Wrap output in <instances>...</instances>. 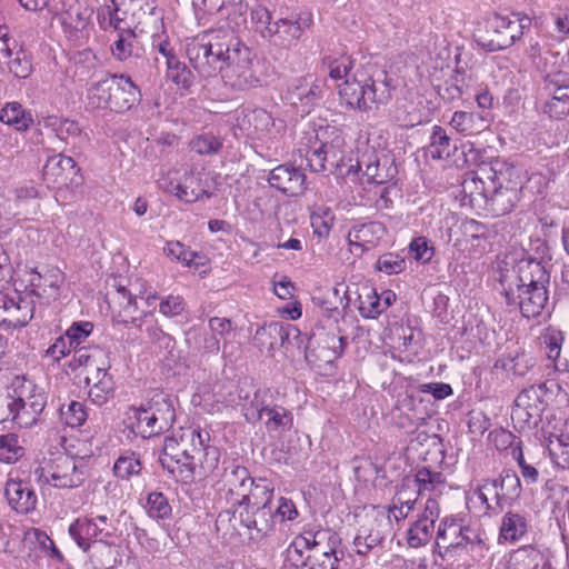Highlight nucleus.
I'll list each match as a JSON object with an SVG mask.
<instances>
[{
  "instance_id": "obj_1",
  "label": "nucleus",
  "mask_w": 569,
  "mask_h": 569,
  "mask_svg": "<svg viewBox=\"0 0 569 569\" xmlns=\"http://www.w3.org/2000/svg\"><path fill=\"white\" fill-rule=\"evenodd\" d=\"M186 56L199 77L220 74L226 87L247 91L261 83L251 50L231 31H211L188 39Z\"/></svg>"
},
{
  "instance_id": "obj_2",
  "label": "nucleus",
  "mask_w": 569,
  "mask_h": 569,
  "mask_svg": "<svg viewBox=\"0 0 569 569\" xmlns=\"http://www.w3.org/2000/svg\"><path fill=\"white\" fill-rule=\"evenodd\" d=\"M209 433L198 427H183L164 438L159 461L177 481L192 483L211 475L220 461V451L209 446Z\"/></svg>"
},
{
  "instance_id": "obj_3",
  "label": "nucleus",
  "mask_w": 569,
  "mask_h": 569,
  "mask_svg": "<svg viewBox=\"0 0 569 569\" xmlns=\"http://www.w3.org/2000/svg\"><path fill=\"white\" fill-rule=\"evenodd\" d=\"M549 283V272L540 261L530 258L519 260L500 277L507 305L519 309L526 318H536L546 309Z\"/></svg>"
},
{
  "instance_id": "obj_4",
  "label": "nucleus",
  "mask_w": 569,
  "mask_h": 569,
  "mask_svg": "<svg viewBox=\"0 0 569 569\" xmlns=\"http://www.w3.org/2000/svg\"><path fill=\"white\" fill-rule=\"evenodd\" d=\"M395 86L385 71L377 76L355 73L338 86L340 104L350 110L367 112L386 104L392 97Z\"/></svg>"
},
{
  "instance_id": "obj_5",
  "label": "nucleus",
  "mask_w": 569,
  "mask_h": 569,
  "mask_svg": "<svg viewBox=\"0 0 569 569\" xmlns=\"http://www.w3.org/2000/svg\"><path fill=\"white\" fill-rule=\"evenodd\" d=\"M99 26L120 24L140 32L160 30L162 14L156 0H111L98 11Z\"/></svg>"
},
{
  "instance_id": "obj_6",
  "label": "nucleus",
  "mask_w": 569,
  "mask_h": 569,
  "mask_svg": "<svg viewBox=\"0 0 569 569\" xmlns=\"http://www.w3.org/2000/svg\"><path fill=\"white\" fill-rule=\"evenodd\" d=\"M273 486L266 479H253L246 467L231 465L224 468L218 483L219 500L231 508L247 507L256 500L263 499Z\"/></svg>"
},
{
  "instance_id": "obj_7",
  "label": "nucleus",
  "mask_w": 569,
  "mask_h": 569,
  "mask_svg": "<svg viewBox=\"0 0 569 569\" xmlns=\"http://www.w3.org/2000/svg\"><path fill=\"white\" fill-rule=\"evenodd\" d=\"M436 545L443 556L456 552H469L472 558H483L487 550L479 529L466 525L462 519L445 517L437 530Z\"/></svg>"
},
{
  "instance_id": "obj_8",
  "label": "nucleus",
  "mask_w": 569,
  "mask_h": 569,
  "mask_svg": "<svg viewBox=\"0 0 569 569\" xmlns=\"http://www.w3.org/2000/svg\"><path fill=\"white\" fill-rule=\"evenodd\" d=\"M531 22V18L522 12L493 13L486 19L485 33L478 34L477 41L490 52L507 49L521 39Z\"/></svg>"
},
{
  "instance_id": "obj_9",
  "label": "nucleus",
  "mask_w": 569,
  "mask_h": 569,
  "mask_svg": "<svg viewBox=\"0 0 569 569\" xmlns=\"http://www.w3.org/2000/svg\"><path fill=\"white\" fill-rule=\"evenodd\" d=\"M137 432L142 438H150L168 431L174 420L173 401L164 392H154L139 408H133Z\"/></svg>"
},
{
  "instance_id": "obj_10",
  "label": "nucleus",
  "mask_w": 569,
  "mask_h": 569,
  "mask_svg": "<svg viewBox=\"0 0 569 569\" xmlns=\"http://www.w3.org/2000/svg\"><path fill=\"white\" fill-rule=\"evenodd\" d=\"M40 485L71 489L83 483L88 477V467L83 459L59 455L54 459H44L33 471Z\"/></svg>"
},
{
  "instance_id": "obj_11",
  "label": "nucleus",
  "mask_w": 569,
  "mask_h": 569,
  "mask_svg": "<svg viewBox=\"0 0 569 569\" xmlns=\"http://www.w3.org/2000/svg\"><path fill=\"white\" fill-rule=\"evenodd\" d=\"M118 523L119 521L112 511L99 513L91 510L71 522L68 531L77 546L87 552L92 543L106 542L117 537Z\"/></svg>"
},
{
  "instance_id": "obj_12",
  "label": "nucleus",
  "mask_w": 569,
  "mask_h": 569,
  "mask_svg": "<svg viewBox=\"0 0 569 569\" xmlns=\"http://www.w3.org/2000/svg\"><path fill=\"white\" fill-rule=\"evenodd\" d=\"M13 393L7 405L13 408V423L21 428L32 427L39 421L47 405L46 392L31 380L24 379L14 387Z\"/></svg>"
},
{
  "instance_id": "obj_13",
  "label": "nucleus",
  "mask_w": 569,
  "mask_h": 569,
  "mask_svg": "<svg viewBox=\"0 0 569 569\" xmlns=\"http://www.w3.org/2000/svg\"><path fill=\"white\" fill-rule=\"evenodd\" d=\"M268 389H259L254 392L252 400L244 408L247 421L261 420L269 432L282 435L289 431L293 423L290 411L284 407L271 405Z\"/></svg>"
},
{
  "instance_id": "obj_14",
  "label": "nucleus",
  "mask_w": 569,
  "mask_h": 569,
  "mask_svg": "<svg viewBox=\"0 0 569 569\" xmlns=\"http://www.w3.org/2000/svg\"><path fill=\"white\" fill-rule=\"evenodd\" d=\"M541 111L550 119L569 114V74L562 70H546Z\"/></svg>"
},
{
  "instance_id": "obj_15",
  "label": "nucleus",
  "mask_w": 569,
  "mask_h": 569,
  "mask_svg": "<svg viewBox=\"0 0 569 569\" xmlns=\"http://www.w3.org/2000/svg\"><path fill=\"white\" fill-rule=\"evenodd\" d=\"M273 488L258 499L249 503L239 513V523L247 529L251 539L259 540L274 530L273 519Z\"/></svg>"
},
{
  "instance_id": "obj_16",
  "label": "nucleus",
  "mask_w": 569,
  "mask_h": 569,
  "mask_svg": "<svg viewBox=\"0 0 569 569\" xmlns=\"http://www.w3.org/2000/svg\"><path fill=\"white\" fill-rule=\"evenodd\" d=\"M546 396L547 388L545 385L530 386L523 389L516 398L511 411L512 421L520 425L521 428L538 426L547 408Z\"/></svg>"
},
{
  "instance_id": "obj_17",
  "label": "nucleus",
  "mask_w": 569,
  "mask_h": 569,
  "mask_svg": "<svg viewBox=\"0 0 569 569\" xmlns=\"http://www.w3.org/2000/svg\"><path fill=\"white\" fill-rule=\"evenodd\" d=\"M340 538L330 531L315 535V555L309 569H340L343 552L340 550Z\"/></svg>"
},
{
  "instance_id": "obj_18",
  "label": "nucleus",
  "mask_w": 569,
  "mask_h": 569,
  "mask_svg": "<svg viewBox=\"0 0 569 569\" xmlns=\"http://www.w3.org/2000/svg\"><path fill=\"white\" fill-rule=\"evenodd\" d=\"M440 508L438 500L428 498L419 518L408 529L407 542L411 548H419L427 545L433 535L435 522L439 518Z\"/></svg>"
},
{
  "instance_id": "obj_19",
  "label": "nucleus",
  "mask_w": 569,
  "mask_h": 569,
  "mask_svg": "<svg viewBox=\"0 0 569 569\" xmlns=\"http://www.w3.org/2000/svg\"><path fill=\"white\" fill-rule=\"evenodd\" d=\"M385 233L383 224L378 221L352 226L347 237L350 252L356 257L362 256L365 251L376 247Z\"/></svg>"
},
{
  "instance_id": "obj_20",
  "label": "nucleus",
  "mask_w": 569,
  "mask_h": 569,
  "mask_svg": "<svg viewBox=\"0 0 569 569\" xmlns=\"http://www.w3.org/2000/svg\"><path fill=\"white\" fill-rule=\"evenodd\" d=\"M38 126L50 130L59 140L71 143L73 147H80L87 136L82 132L79 123L69 118L57 114H41L38 119Z\"/></svg>"
},
{
  "instance_id": "obj_21",
  "label": "nucleus",
  "mask_w": 569,
  "mask_h": 569,
  "mask_svg": "<svg viewBox=\"0 0 569 569\" xmlns=\"http://www.w3.org/2000/svg\"><path fill=\"white\" fill-rule=\"evenodd\" d=\"M311 21L310 16L302 18L293 13L288 18H279L273 22L269 41L281 47H291L297 43Z\"/></svg>"
},
{
  "instance_id": "obj_22",
  "label": "nucleus",
  "mask_w": 569,
  "mask_h": 569,
  "mask_svg": "<svg viewBox=\"0 0 569 569\" xmlns=\"http://www.w3.org/2000/svg\"><path fill=\"white\" fill-rule=\"evenodd\" d=\"M79 172L80 168L73 158L62 153L50 157L43 166L44 179L58 186L73 183Z\"/></svg>"
},
{
  "instance_id": "obj_23",
  "label": "nucleus",
  "mask_w": 569,
  "mask_h": 569,
  "mask_svg": "<svg viewBox=\"0 0 569 569\" xmlns=\"http://www.w3.org/2000/svg\"><path fill=\"white\" fill-rule=\"evenodd\" d=\"M306 176L295 167L280 164L272 169L268 182L287 196H298L305 190Z\"/></svg>"
},
{
  "instance_id": "obj_24",
  "label": "nucleus",
  "mask_w": 569,
  "mask_h": 569,
  "mask_svg": "<svg viewBox=\"0 0 569 569\" xmlns=\"http://www.w3.org/2000/svg\"><path fill=\"white\" fill-rule=\"evenodd\" d=\"M112 111L124 112L139 103L140 89L127 74H113Z\"/></svg>"
},
{
  "instance_id": "obj_25",
  "label": "nucleus",
  "mask_w": 569,
  "mask_h": 569,
  "mask_svg": "<svg viewBox=\"0 0 569 569\" xmlns=\"http://www.w3.org/2000/svg\"><path fill=\"white\" fill-rule=\"evenodd\" d=\"M103 30L113 29L118 31V38L111 44V52L118 61H127L129 58L140 56V46L136 34V28L120 24L100 26Z\"/></svg>"
},
{
  "instance_id": "obj_26",
  "label": "nucleus",
  "mask_w": 569,
  "mask_h": 569,
  "mask_svg": "<svg viewBox=\"0 0 569 569\" xmlns=\"http://www.w3.org/2000/svg\"><path fill=\"white\" fill-rule=\"evenodd\" d=\"M9 506L19 513H28L36 508L37 496L32 488L20 479H9L6 483Z\"/></svg>"
},
{
  "instance_id": "obj_27",
  "label": "nucleus",
  "mask_w": 569,
  "mask_h": 569,
  "mask_svg": "<svg viewBox=\"0 0 569 569\" xmlns=\"http://www.w3.org/2000/svg\"><path fill=\"white\" fill-rule=\"evenodd\" d=\"M84 382L89 387L88 396L96 405L106 403L113 393L114 383L104 367L96 366L93 370H89Z\"/></svg>"
},
{
  "instance_id": "obj_28",
  "label": "nucleus",
  "mask_w": 569,
  "mask_h": 569,
  "mask_svg": "<svg viewBox=\"0 0 569 569\" xmlns=\"http://www.w3.org/2000/svg\"><path fill=\"white\" fill-rule=\"evenodd\" d=\"M60 22L67 37L76 42L84 40L89 32V17L80 7H69L60 14Z\"/></svg>"
},
{
  "instance_id": "obj_29",
  "label": "nucleus",
  "mask_w": 569,
  "mask_h": 569,
  "mask_svg": "<svg viewBox=\"0 0 569 569\" xmlns=\"http://www.w3.org/2000/svg\"><path fill=\"white\" fill-rule=\"evenodd\" d=\"M381 521L382 519L375 518L368 527L362 526L359 529L353 539V548L358 555L365 556L382 543L385 533L381 530Z\"/></svg>"
},
{
  "instance_id": "obj_30",
  "label": "nucleus",
  "mask_w": 569,
  "mask_h": 569,
  "mask_svg": "<svg viewBox=\"0 0 569 569\" xmlns=\"http://www.w3.org/2000/svg\"><path fill=\"white\" fill-rule=\"evenodd\" d=\"M346 346L347 341L345 337L335 332H326L320 335L318 346L313 351H316V357L319 360L326 363H332L342 356Z\"/></svg>"
},
{
  "instance_id": "obj_31",
  "label": "nucleus",
  "mask_w": 569,
  "mask_h": 569,
  "mask_svg": "<svg viewBox=\"0 0 569 569\" xmlns=\"http://www.w3.org/2000/svg\"><path fill=\"white\" fill-rule=\"evenodd\" d=\"M412 482L417 488L419 497L429 492L431 495L430 498L435 499L437 496L442 493V490L446 487L445 476L441 472L432 471L427 467L420 468L417 471Z\"/></svg>"
},
{
  "instance_id": "obj_32",
  "label": "nucleus",
  "mask_w": 569,
  "mask_h": 569,
  "mask_svg": "<svg viewBox=\"0 0 569 569\" xmlns=\"http://www.w3.org/2000/svg\"><path fill=\"white\" fill-rule=\"evenodd\" d=\"M209 335L202 340V349L209 353H218L220 341L234 329L230 319L212 317L208 321Z\"/></svg>"
},
{
  "instance_id": "obj_33",
  "label": "nucleus",
  "mask_w": 569,
  "mask_h": 569,
  "mask_svg": "<svg viewBox=\"0 0 569 569\" xmlns=\"http://www.w3.org/2000/svg\"><path fill=\"white\" fill-rule=\"evenodd\" d=\"M449 123L465 136L477 134L488 128L487 119L479 112L456 111Z\"/></svg>"
},
{
  "instance_id": "obj_34",
  "label": "nucleus",
  "mask_w": 569,
  "mask_h": 569,
  "mask_svg": "<svg viewBox=\"0 0 569 569\" xmlns=\"http://www.w3.org/2000/svg\"><path fill=\"white\" fill-rule=\"evenodd\" d=\"M113 74L92 82L87 91L88 103L93 109H109L112 111Z\"/></svg>"
},
{
  "instance_id": "obj_35",
  "label": "nucleus",
  "mask_w": 569,
  "mask_h": 569,
  "mask_svg": "<svg viewBox=\"0 0 569 569\" xmlns=\"http://www.w3.org/2000/svg\"><path fill=\"white\" fill-rule=\"evenodd\" d=\"M456 149L457 147L451 143V138L448 136L446 129L437 124L433 126L429 143L426 148L427 154L432 159H447Z\"/></svg>"
},
{
  "instance_id": "obj_36",
  "label": "nucleus",
  "mask_w": 569,
  "mask_h": 569,
  "mask_svg": "<svg viewBox=\"0 0 569 569\" xmlns=\"http://www.w3.org/2000/svg\"><path fill=\"white\" fill-rule=\"evenodd\" d=\"M164 253L187 267L200 268L207 263L204 254L192 251L180 241H168L163 248Z\"/></svg>"
},
{
  "instance_id": "obj_37",
  "label": "nucleus",
  "mask_w": 569,
  "mask_h": 569,
  "mask_svg": "<svg viewBox=\"0 0 569 569\" xmlns=\"http://www.w3.org/2000/svg\"><path fill=\"white\" fill-rule=\"evenodd\" d=\"M2 123L13 127L18 131L28 130L33 123L32 114L24 110L19 102H8L0 112Z\"/></svg>"
},
{
  "instance_id": "obj_38",
  "label": "nucleus",
  "mask_w": 569,
  "mask_h": 569,
  "mask_svg": "<svg viewBox=\"0 0 569 569\" xmlns=\"http://www.w3.org/2000/svg\"><path fill=\"white\" fill-rule=\"evenodd\" d=\"M299 153L307 161V166L313 172L330 171L326 149L322 147V141L318 140L316 136L313 141L309 139V143L305 148H299Z\"/></svg>"
},
{
  "instance_id": "obj_39",
  "label": "nucleus",
  "mask_w": 569,
  "mask_h": 569,
  "mask_svg": "<svg viewBox=\"0 0 569 569\" xmlns=\"http://www.w3.org/2000/svg\"><path fill=\"white\" fill-rule=\"evenodd\" d=\"M322 98V87L315 81L296 88L291 96L292 104L300 106L303 113H309L310 108Z\"/></svg>"
},
{
  "instance_id": "obj_40",
  "label": "nucleus",
  "mask_w": 569,
  "mask_h": 569,
  "mask_svg": "<svg viewBox=\"0 0 569 569\" xmlns=\"http://www.w3.org/2000/svg\"><path fill=\"white\" fill-rule=\"evenodd\" d=\"M526 518L517 512H507L502 518L500 538L506 541H517L527 532Z\"/></svg>"
},
{
  "instance_id": "obj_41",
  "label": "nucleus",
  "mask_w": 569,
  "mask_h": 569,
  "mask_svg": "<svg viewBox=\"0 0 569 569\" xmlns=\"http://www.w3.org/2000/svg\"><path fill=\"white\" fill-rule=\"evenodd\" d=\"M126 287L119 286L117 288V301L121 307L118 313V322L123 325L136 323V312L138 310L137 299Z\"/></svg>"
},
{
  "instance_id": "obj_42",
  "label": "nucleus",
  "mask_w": 569,
  "mask_h": 569,
  "mask_svg": "<svg viewBox=\"0 0 569 569\" xmlns=\"http://www.w3.org/2000/svg\"><path fill=\"white\" fill-rule=\"evenodd\" d=\"M144 509L147 515L154 520L169 519L172 513L168 498L160 491L148 493Z\"/></svg>"
},
{
  "instance_id": "obj_43",
  "label": "nucleus",
  "mask_w": 569,
  "mask_h": 569,
  "mask_svg": "<svg viewBox=\"0 0 569 569\" xmlns=\"http://www.w3.org/2000/svg\"><path fill=\"white\" fill-rule=\"evenodd\" d=\"M142 465L139 456L132 451L121 453L113 465L114 475L123 480H129L141 472Z\"/></svg>"
},
{
  "instance_id": "obj_44",
  "label": "nucleus",
  "mask_w": 569,
  "mask_h": 569,
  "mask_svg": "<svg viewBox=\"0 0 569 569\" xmlns=\"http://www.w3.org/2000/svg\"><path fill=\"white\" fill-rule=\"evenodd\" d=\"M518 201V189L499 186L490 196L492 210L497 214L508 213Z\"/></svg>"
},
{
  "instance_id": "obj_45",
  "label": "nucleus",
  "mask_w": 569,
  "mask_h": 569,
  "mask_svg": "<svg viewBox=\"0 0 569 569\" xmlns=\"http://www.w3.org/2000/svg\"><path fill=\"white\" fill-rule=\"evenodd\" d=\"M541 560L542 556L537 549L525 547L511 556L508 569H542Z\"/></svg>"
},
{
  "instance_id": "obj_46",
  "label": "nucleus",
  "mask_w": 569,
  "mask_h": 569,
  "mask_svg": "<svg viewBox=\"0 0 569 569\" xmlns=\"http://www.w3.org/2000/svg\"><path fill=\"white\" fill-rule=\"evenodd\" d=\"M332 133H335V136L330 141L322 142V147L326 149L330 172L345 166V139L336 130H333Z\"/></svg>"
},
{
  "instance_id": "obj_47",
  "label": "nucleus",
  "mask_w": 569,
  "mask_h": 569,
  "mask_svg": "<svg viewBox=\"0 0 569 569\" xmlns=\"http://www.w3.org/2000/svg\"><path fill=\"white\" fill-rule=\"evenodd\" d=\"M548 449L552 461L561 469L569 468V436H551Z\"/></svg>"
},
{
  "instance_id": "obj_48",
  "label": "nucleus",
  "mask_w": 569,
  "mask_h": 569,
  "mask_svg": "<svg viewBox=\"0 0 569 569\" xmlns=\"http://www.w3.org/2000/svg\"><path fill=\"white\" fill-rule=\"evenodd\" d=\"M24 455V449L14 433L0 436V461L14 463Z\"/></svg>"
},
{
  "instance_id": "obj_49",
  "label": "nucleus",
  "mask_w": 569,
  "mask_h": 569,
  "mask_svg": "<svg viewBox=\"0 0 569 569\" xmlns=\"http://www.w3.org/2000/svg\"><path fill=\"white\" fill-rule=\"evenodd\" d=\"M167 77L178 87L189 89L193 83V74L178 57L169 59L166 63Z\"/></svg>"
},
{
  "instance_id": "obj_50",
  "label": "nucleus",
  "mask_w": 569,
  "mask_h": 569,
  "mask_svg": "<svg viewBox=\"0 0 569 569\" xmlns=\"http://www.w3.org/2000/svg\"><path fill=\"white\" fill-rule=\"evenodd\" d=\"M271 19V12L261 4L254 6L250 11V20L256 31L267 40L271 37L273 28Z\"/></svg>"
},
{
  "instance_id": "obj_51",
  "label": "nucleus",
  "mask_w": 569,
  "mask_h": 569,
  "mask_svg": "<svg viewBox=\"0 0 569 569\" xmlns=\"http://www.w3.org/2000/svg\"><path fill=\"white\" fill-rule=\"evenodd\" d=\"M496 480L501 491L503 502L511 501L520 496L521 483L516 472L506 471Z\"/></svg>"
},
{
  "instance_id": "obj_52",
  "label": "nucleus",
  "mask_w": 569,
  "mask_h": 569,
  "mask_svg": "<svg viewBox=\"0 0 569 569\" xmlns=\"http://www.w3.org/2000/svg\"><path fill=\"white\" fill-rule=\"evenodd\" d=\"M137 322L132 325L141 332H146L150 342H158L161 339L167 338V335L159 327L151 311L143 312L142 316L137 317Z\"/></svg>"
},
{
  "instance_id": "obj_53",
  "label": "nucleus",
  "mask_w": 569,
  "mask_h": 569,
  "mask_svg": "<svg viewBox=\"0 0 569 569\" xmlns=\"http://www.w3.org/2000/svg\"><path fill=\"white\" fill-rule=\"evenodd\" d=\"M93 331V325L90 321H74L67 330L68 346L73 349L82 347Z\"/></svg>"
},
{
  "instance_id": "obj_54",
  "label": "nucleus",
  "mask_w": 569,
  "mask_h": 569,
  "mask_svg": "<svg viewBox=\"0 0 569 569\" xmlns=\"http://www.w3.org/2000/svg\"><path fill=\"white\" fill-rule=\"evenodd\" d=\"M359 300V312L363 318L376 319L383 312L381 298L376 291L370 290L366 295H360Z\"/></svg>"
},
{
  "instance_id": "obj_55",
  "label": "nucleus",
  "mask_w": 569,
  "mask_h": 569,
  "mask_svg": "<svg viewBox=\"0 0 569 569\" xmlns=\"http://www.w3.org/2000/svg\"><path fill=\"white\" fill-rule=\"evenodd\" d=\"M355 66V61L350 56L343 54L339 58L328 60L329 77L332 80H341L352 78L355 73H351Z\"/></svg>"
},
{
  "instance_id": "obj_56",
  "label": "nucleus",
  "mask_w": 569,
  "mask_h": 569,
  "mask_svg": "<svg viewBox=\"0 0 569 569\" xmlns=\"http://www.w3.org/2000/svg\"><path fill=\"white\" fill-rule=\"evenodd\" d=\"M191 149L199 154H214L222 148V142L219 138L211 133H203L190 142Z\"/></svg>"
},
{
  "instance_id": "obj_57",
  "label": "nucleus",
  "mask_w": 569,
  "mask_h": 569,
  "mask_svg": "<svg viewBox=\"0 0 569 569\" xmlns=\"http://www.w3.org/2000/svg\"><path fill=\"white\" fill-rule=\"evenodd\" d=\"M463 77L457 71L453 76L450 77L449 80L445 82L443 86H440L438 89V93L441 99L446 101H455L462 97L463 94Z\"/></svg>"
},
{
  "instance_id": "obj_58",
  "label": "nucleus",
  "mask_w": 569,
  "mask_h": 569,
  "mask_svg": "<svg viewBox=\"0 0 569 569\" xmlns=\"http://www.w3.org/2000/svg\"><path fill=\"white\" fill-rule=\"evenodd\" d=\"M417 502L418 498H407L406 491L399 490L396 493L393 506L389 508L388 518L393 517L397 521L407 518Z\"/></svg>"
},
{
  "instance_id": "obj_59",
  "label": "nucleus",
  "mask_w": 569,
  "mask_h": 569,
  "mask_svg": "<svg viewBox=\"0 0 569 569\" xmlns=\"http://www.w3.org/2000/svg\"><path fill=\"white\" fill-rule=\"evenodd\" d=\"M63 422L71 427H80L87 420V411L83 403L71 401L66 409L60 410Z\"/></svg>"
},
{
  "instance_id": "obj_60",
  "label": "nucleus",
  "mask_w": 569,
  "mask_h": 569,
  "mask_svg": "<svg viewBox=\"0 0 569 569\" xmlns=\"http://www.w3.org/2000/svg\"><path fill=\"white\" fill-rule=\"evenodd\" d=\"M73 350L74 355L70 363L73 369L83 366L87 368L88 372L89 370H93L96 366H99L97 363V358L102 355V351L99 348L89 350L84 347H78Z\"/></svg>"
},
{
  "instance_id": "obj_61",
  "label": "nucleus",
  "mask_w": 569,
  "mask_h": 569,
  "mask_svg": "<svg viewBox=\"0 0 569 569\" xmlns=\"http://www.w3.org/2000/svg\"><path fill=\"white\" fill-rule=\"evenodd\" d=\"M298 510L295 502L286 497H279L273 500L274 522L293 521L298 517Z\"/></svg>"
},
{
  "instance_id": "obj_62",
  "label": "nucleus",
  "mask_w": 569,
  "mask_h": 569,
  "mask_svg": "<svg viewBox=\"0 0 569 569\" xmlns=\"http://www.w3.org/2000/svg\"><path fill=\"white\" fill-rule=\"evenodd\" d=\"M542 343L546 349V353L550 360L559 358L561 352V345L563 341V335L560 330L548 328L541 337Z\"/></svg>"
},
{
  "instance_id": "obj_63",
  "label": "nucleus",
  "mask_w": 569,
  "mask_h": 569,
  "mask_svg": "<svg viewBox=\"0 0 569 569\" xmlns=\"http://www.w3.org/2000/svg\"><path fill=\"white\" fill-rule=\"evenodd\" d=\"M376 267L387 274H398L406 269V261L400 256L388 252L378 258Z\"/></svg>"
},
{
  "instance_id": "obj_64",
  "label": "nucleus",
  "mask_w": 569,
  "mask_h": 569,
  "mask_svg": "<svg viewBox=\"0 0 569 569\" xmlns=\"http://www.w3.org/2000/svg\"><path fill=\"white\" fill-rule=\"evenodd\" d=\"M7 63L10 72L17 78L26 79L32 71L31 60L22 50L17 51L13 58L8 59Z\"/></svg>"
}]
</instances>
